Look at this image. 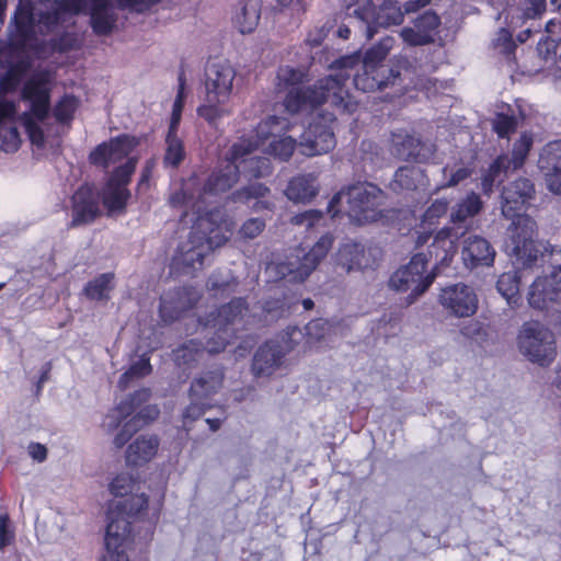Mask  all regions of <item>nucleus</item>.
Instances as JSON below:
<instances>
[{
    "instance_id": "obj_1",
    "label": "nucleus",
    "mask_w": 561,
    "mask_h": 561,
    "mask_svg": "<svg viewBox=\"0 0 561 561\" xmlns=\"http://www.w3.org/2000/svg\"><path fill=\"white\" fill-rule=\"evenodd\" d=\"M394 38L383 37L376 46L368 49L363 60L358 56H351L341 60L342 69L316 82L312 88L301 90L297 85L302 81L305 72L290 66H283L277 71L278 91L288 90L285 107L289 113H299L314 108L323 103H330L342 112L352 113L357 103L348 94L346 81L351 73L346 70L358 66L353 75V83L357 90L370 92L393 84L400 77V71L388 68L382 61L391 50Z\"/></svg>"
},
{
    "instance_id": "obj_2",
    "label": "nucleus",
    "mask_w": 561,
    "mask_h": 561,
    "mask_svg": "<svg viewBox=\"0 0 561 561\" xmlns=\"http://www.w3.org/2000/svg\"><path fill=\"white\" fill-rule=\"evenodd\" d=\"M81 12H89L92 30L98 35L113 31L116 13L110 0H35L32 4L20 3L14 13L16 42L31 46L37 34L59 35Z\"/></svg>"
},
{
    "instance_id": "obj_3",
    "label": "nucleus",
    "mask_w": 561,
    "mask_h": 561,
    "mask_svg": "<svg viewBox=\"0 0 561 561\" xmlns=\"http://www.w3.org/2000/svg\"><path fill=\"white\" fill-rule=\"evenodd\" d=\"M244 311H247L244 301L238 298L222 306L216 314L211 312L210 318L205 321L202 318H186L190 320V324L186 323V333L201 334L207 341L204 343L192 339L182 344L173 353L175 364L179 367H190L202 357L204 351L208 353L224 351L241 328Z\"/></svg>"
},
{
    "instance_id": "obj_4",
    "label": "nucleus",
    "mask_w": 561,
    "mask_h": 561,
    "mask_svg": "<svg viewBox=\"0 0 561 561\" xmlns=\"http://www.w3.org/2000/svg\"><path fill=\"white\" fill-rule=\"evenodd\" d=\"M174 207H183L184 218L188 217V211H192L195 219L191 218L193 222L192 230L188 234V240L180 244L173 261L172 266L183 274H193L195 271L202 268L204 259L216 248L225 244L232 234L234 222L231 219L221 218L219 210H207L208 203L203 205L201 213L193 209L190 204L182 203L174 205Z\"/></svg>"
},
{
    "instance_id": "obj_5",
    "label": "nucleus",
    "mask_w": 561,
    "mask_h": 561,
    "mask_svg": "<svg viewBox=\"0 0 561 561\" xmlns=\"http://www.w3.org/2000/svg\"><path fill=\"white\" fill-rule=\"evenodd\" d=\"M534 194V184L528 179H518L502 192V214L513 220L507 229L506 250L524 264H531L538 253L542 254V250H547L543 242L535 240V220L528 215L518 214L533 199Z\"/></svg>"
},
{
    "instance_id": "obj_6",
    "label": "nucleus",
    "mask_w": 561,
    "mask_h": 561,
    "mask_svg": "<svg viewBox=\"0 0 561 561\" xmlns=\"http://www.w3.org/2000/svg\"><path fill=\"white\" fill-rule=\"evenodd\" d=\"M21 100L27 110L19 121L24 126L31 142L42 147L45 142V126L50 111V78L48 72L38 71L25 80L21 89Z\"/></svg>"
},
{
    "instance_id": "obj_7",
    "label": "nucleus",
    "mask_w": 561,
    "mask_h": 561,
    "mask_svg": "<svg viewBox=\"0 0 561 561\" xmlns=\"http://www.w3.org/2000/svg\"><path fill=\"white\" fill-rule=\"evenodd\" d=\"M383 199V192L375 184L357 183L336 193L327 210L332 217L344 214L351 221L364 225L381 217Z\"/></svg>"
},
{
    "instance_id": "obj_8",
    "label": "nucleus",
    "mask_w": 561,
    "mask_h": 561,
    "mask_svg": "<svg viewBox=\"0 0 561 561\" xmlns=\"http://www.w3.org/2000/svg\"><path fill=\"white\" fill-rule=\"evenodd\" d=\"M543 244L547 250H542V254L538 253L535 262L525 266L530 267L539 261L545 262L546 256H549L552 271L533 282L527 300L531 308L546 312L552 321L561 323V250L545 242ZM518 261L524 265L523 261Z\"/></svg>"
},
{
    "instance_id": "obj_9",
    "label": "nucleus",
    "mask_w": 561,
    "mask_h": 561,
    "mask_svg": "<svg viewBox=\"0 0 561 561\" xmlns=\"http://www.w3.org/2000/svg\"><path fill=\"white\" fill-rule=\"evenodd\" d=\"M334 242L331 233H325L306 252L297 248L284 257H277L266 265V273L274 280L288 278L290 282L301 283L317 268L327 256Z\"/></svg>"
},
{
    "instance_id": "obj_10",
    "label": "nucleus",
    "mask_w": 561,
    "mask_h": 561,
    "mask_svg": "<svg viewBox=\"0 0 561 561\" xmlns=\"http://www.w3.org/2000/svg\"><path fill=\"white\" fill-rule=\"evenodd\" d=\"M238 167L230 160L228 150L225 162L209 175L203 186L196 178H191L183 183L180 192L171 196V202L174 205L190 204L193 209L201 213L205 203H209L210 198L227 192L238 182L240 176Z\"/></svg>"
},
{
    "instance_id": "obj_11",
    "label": "nucleus",
    "mask_w": 561,
    "mask_h": 561,
    "mask_svg": "<svg viewBox=\"0 0 561 561\" xmlns=\"http://www.w3.org/2000/svg\"><path fill=\"white\" fill-rule=\"evenodd\" d=\"M28 69V61H19L0 79V150L4 152H15L22 141L18 128V104L8 99L7 93L18 88Z\"/></svg>"
},
{
    "instance_id": "obj_12",
    "label": "nucleus",
    "mask_w": 561,
    "mask_h": 561,
    "mask_svg": "<svg viewBox=\"0 0 561 561\" xmlns=\"http://www.w3.org/2000/svg\"><path fill=\"white\" fill-rule=\"evenodd\" d=\"M236 77L234 69L225 61L211 64L206 71V101L199 106L198 115L209 124L227 113L224 107L232 91V83Z\"/></svg>"
},
{
    "instance_id": "obj_13",
    "label": "nucleus",
    "mask_w": 561,
    "mask_h": 561,
    "mask_svg": "<svg viewBox=\"0 0 561 561\" xmlns=\"http://www.w3.org/2000/svg\"><path fill=\"white\" fill-rule=\"evenodd\" d=\"M519 353L539 366H549L556 358L557 345L553 333L541 322L526 321L517 334Z\"/></svg>"
},
{
    "instance_id": "obj_14",
    "label": "nucleus",
    "mask_w": 561,
    "mask_h": 561,
    "mask_svg": "<svg viewBox=\"0 0 561 561\" xmlns=\"http://www.w3.org/2000/svg\"><path fill=\"white\" fill-rule=\"evenodd\" d=\"M310 108L313 116L308 127L300 136L298 148L304 156L313 157L327 153L336 145L333 125L335 117L332 113Z\"/></svg>"
},
{
    "instance_id": "obj_15",
    "label": "nucleus",
    "mask_w": 561,
    "mask_h": 561,
    "mask_svg": "<svg viewBox=\"0 0 561 561\" xmlns=\"http://www.w3.org/2000/svg\"><path fill=\"white\" fill-rule=\"evenodd\" d=\"M427 255L416 253L410 262L398 268L389 279L390 288L397 291H410L409 304L424 294L434 282L435 275L426 272Z\"/></svg>"
},
{
    "instance_id": "obj_16",
    "label": "nucleus",
    "mask_w": 561,
    "mask_h": 561,
    "mask_svg": "<svg viewBox=\"0 0 561 561\" xmlns=\"http://www.w3.org/2000/svg\"><path fill=\"white\" fill-rule=\"evenodd\" d=\"M262 147L257 139L240 138L229 148L230 160L238 164L240 175L245 179H260L271 174V161L256 153Z\"/></svg>"
},
{
    "instance_id": "obj_17",
    "label": "nucleus",
    "mask_w": 561,
    "mask_h": 561,
    "mask_svg": "<svg viewBox=\"0 0 561 561\" xmlns=\"http://www.w3.org/2000/svg\"><path fill=\"white\" fill-rule=\"evenodd\" d=\"M137 160L130 158L115 169L102 191V202L108 215H118L125 211L130 192L127 188L130 176L135 171Z\"/></svg>"
},
{
    "instance_id": "obj_18",
    "label": "nucleus",
    "mask_w": 561,
    "mask_h": 561,
    "mask_svg": "<svg viewBox=\"0 0 561 561\" xmlns=\"http://www.w3.org/2000/svg\"><path fill=\"white\" fill-rule=\"evenodd\" d=\"M354 13L365 24V35L371 38L374 26L398 25L403 22V12L397 0H368L364 7L356 8Z\"/></svg>"
},
{
    "instance_id": "obj_19",
    "label": "nucleus",
    "mask_w": 561,
    "mask_h": 561,
    "mask_svg": "<svg viewBox=\"0 0 561 561\" xmlns=\"http://www.w3.org/2000/svg\"><path fill=\"white\" fill-rule=\"evenodd\" d=\"M438 302L444 310L457 318L472 317L479 307L474 288L465 283L450 284L442 288Z\"/></svg>"
},
{
    "instance_id": "obj_20",
    "label": "nucleus",
    "mask_w": 561,
    "mask_h": 561,
    "mask_svg": "<svg viewBox=\"0 0 561 561\" xmlns=\"http://www.w3.org/2000/svg\"><path fill=\"white\" fill-rule=\"evenodd\" d=\"M286 127L287 122L285 118L271 116L260 123L255 130L256 139L261 146L264 147L265 141H268L267 148L270 153L283 161L288 160L296 148V140L293 137L278 135Z\"/></svg>"
},
{
    "instance_id": "obj_21",
    "label": "nucleus",
    "mask_w": 561,
    "mask_h": 561,
    "mask_svg": "<svg viewBox=\"0 0 561 561\" xmlns=\"http://www.w3.org/2000/svg\"><path fill=\"white\" fill-rule=\"evenodd\" d=\"M105 553L101 561H129L127 550L131 543V530L125 518H116L115 512L110 515L105 534Z\"/></svg>"
},
{
    "instance_id": "obj_22",
    "label": "nucleus",
    "mask_w": 561,
    "mask_h": 561,
    "mask_svg": "<svg viewBox=\"0 0 561 561\" xmlns=\"http://www.w3.org/2000/svg\"><path fill=\"white\" fill-rule=\"evenodd\" d=\"M199 299V291L185 286L165 293L160 300V316L164 322H172L182 317V313L191 309Z\"/></svg>"
},
{
    "instance_id": "obj_23",
    "label": "nucleus",
    "mask_w": 561,
    "mask_h": 561,
    "mask_svg": "<svg viewBox=\"0 0 561 561\" xmlns=\"http://www.w3.org/2000/svg\"><path fill=\"white\" fill-rule=\"evenodd\" d=\"M335 264L347 273L371 268L375 264V256L370 249H366L360 242L351 239L344 240L334 255Z\"/></svg>"
},
{
    "instance_id": "obj_24",
    "label": "nucleus",
    "mask_w": 561,
    "mask_h": 561,
    "mask_svg": "<svg viewBox=\"0 0 561 561\" xmlns=\"http://www.w3.org/2000/svg\"><path fill=\"white\" fill-rule=\"evenodd\" d=\"M137 142L134 137L122 135L104 142L91 152L90 160L93 164L108 168L121 160L129 159V153L134 150Z\"/></svg>"
},
{
    "instance_id": "obj_25",
    "label": "nucleus",
    "mask_w": 561,
    "mask_h": 561,
    "mask_svg": "<svg viewBox=\"0 0 561 561\" xmlns=\"http://www.w3.org/2000/svg\"><path fill=\"white\" fill-rule=\"evenodd\" d=\"M495 254L492 244L483 237L470 234L462 241L461 259L467 268L489 267Z\"/></svg>"
},
{
    "instance_id": "obj_26",
    "label": "nucleus",
    "mask_w": 561,
    "mask_h": 561,
    "mask_svg": "<svg viewBox=\"0 0 561 561\" xmlns=\"http://www.w3.org/2000/svg\"><path fill=\"white\" fill-rule=\"evenodd\" d=\"M391 151L400 159H415L426 161L433 154L430 146L405 130H396L391 134Z\"/></svg>"
},
{
    "instance_id": "obj_27",
    "label": "nucleus",
    "mask_w": 561,
    "mask_h": 561,
    "mask_svg": "<svg viewBox=\"0 0 561 561\" xmlns=\"http://www.w3.org/2000/svg\"><path fill=\"white\" fill-rule=\"evenodd\" d=\"M439 24L438 15L426 11L415 19L413 27H404L400 34L402 39L410 45H425L434 41Z\"/></svg>"
},
{
    "instance_id": "obj_28",
    "label": "nucleus",
    "mask_w": 561,
    "mask_h": 561,
    "mask_svg": "<svg viewBox=\"0 0 561 561\" xmlns=\"http://www.w3.org/2000/svg\"><path fill=\"white\" fill-rule=\"evenodd\" d=\"M99 215L98 196L90 185L80 186L72 196V226L85 225Z\"/></svg>"
},
{
    "instance_id": "obj_29",
    "label": "nucleus",
    "mask_w": 561,
    "mask_h": 561,
    "mask_svg": "<svg viewBox=\"0 0 561 561\" xmlns=\"http://www.w3.org/2000/svg\"><path fill=\"white\" fill-rule=\"evenodd\" d=\"M284 354V347L276 341H270L260 346L252 363L254 376L272 375L279 367Z\"/></svg>"
},
{
    "instance_id": "obj_30",
    "label": "nucleus",
    "mask_w": 561,
    "mask_h": 561,
    "mask_svg": "<svg viewBox=\"0 0 561 561\" xmlns=\"http://www.w3.org/2000/svg\"><path fill=\"white\" fill-rule=\"evenodd\" d=\"M150 397L149 389H140L131 394L129 398L123 400L114 409H112L104 417L102 427L111 433L116 430L121 423L128 417L131 413L140 407L141 403L146 402Z\"/></svg>"
},
{
    "instance_id": "obj_31",
    "label": "nucleus",
    "mask_w": 561,
    "mask_h": 561,
    "mask_svg": "<svg viewBox=\"0 0 561 561\" xmlns=\"http://www.w3.org/2000/svg\"><path fill=\"white\" fill-rule=\"evenodd\" d=\"M458 233L453 234V229L445 227L437 231L434 240L428 249L431 260H434L435 265H445L456 253V239Z\"/></svg>"
},
{
    "instance_id": "obj_32",
    "label": "nucleus",
    "mask_w": 561,
    "mask_h": 561,
    "mask_svg": "<svg viewBox=\"0 0 561 561\" xmlns=\"http://www.w3.org/2000/svg\"><path fill=\"white\" fill-rule=\"evenodd\" d=\"M319 193L317 178L309 174H301L293 178L285 190V196L294 203H309Z\"/></svg>"
},
{
    "instance_id": "obj_33",
    "label": "nucleus",
    "mask_w": 561,
    "mask_h": 561,
    "mask_svg": "<svg viewBox=\"0 0 561 561\" xmlns=\"http://www.w3.org/2000/svg\"><path fill=\"white\" fill-rule=\"evenodd\" d=\"M148 505V499L144 492L133 493L130 496H126L122 500H114L108 507L107 520L110 522V515L115 512L116 518H125L129 524L131 516L138 515Z\"/></svg>"
},
{
    "instance_id": "obj_34",
    "label": "nucleus",
    "mask_w": 561,
    "mask_h": 561,
    "mask_svg": "<svg viewBox=\"0 0 561 561\" xmlns=\"http://www.w3.org/2000/svg\"><path fill=\"white\" fill-rule=\"evenodd\" d=\"M158 446L156 436L141 435L128 446L126 461L135 466L146 463L154 457Z\"/></svg>"
},
{
    "instance_id": "obj_35",
    "label": "nucleus",
    "mask_w": 561,
    "mask_h": 561,
    "mask_svg": "<svg viewBox=\"0 0 561 561\" xmlns=\"http://www.w3.org/2000/svg\"><path fill=\"white\" fill-rule=\"evenodd\" d=\"M261 16V0H245L236 11L233 23L241 34L253 32Z\"/></svg>"
},
{
    "instance_id": "obj_36",
    "label": "nucleus",
    "mask_w": 561,
    "mask_h": 561,
    "mask_svg": "<svg viewBox=\"0 0 561 561\" xmlns=\"http://www.w3.org/2000/svg\"><path fill=\"white\" fill-rule=\"evenodd\" d=\"M426 178L421 168L415 165L401 167L394 173V178L390 184L392 191H413L420 186H424Z\"/></svg>"
},
{
    "instance_id": "obj_37",
    "label": "nucleus",
    "mask_w": 561,
    "mask_h": 561,
    "mask_svg": "<svg viewBox=\"0 0 561 561\" xmlns=\"http://www.w3.org/2000/svg\"><path fill=\"white\" fill-rule=\"evenodd\" d=\"M473 168L463 161L448 162L440 169V179L436 191L455 187L471 176Z\"/></svg>"
},
{
    "instance_id": "obj_38",
    "label": "nucleus",
    "mask_w": 561,
    "mask_h": 561,
    "mask_svg": "<svg viewBox=\"0 0 561 561\" xmlns=\"http://www.w3.org/2000/svg\"><path fill=\"white\" fill-rule=\"evenodd\" d=\"M448 210V202L446 199H436L425 210L422 216L420 228L422 231L417 238L416 243L422 245L427 242L428 234L436 228L439 219L446 215Z\"/></svg>"
},
{
    "instance_id": "obj_39",
    "label": "nucleus",
    "mask_w": 561,
    "mask_h": 561,
    "mask_svg": "<svg viewBox=\"0 0 561 561\" xmlns=\"http://www.w3.org/2000/svg\"><path fill=\"white\" fill-rule=\"evenodd\" d=\"M270 193V188L262 183H252L241 187L232 193L231 198L233 202L248 203L255 199L253 206L254 210L272 209L274 204L264 197Z\"/></svg>"
},
{
    "instance_id": "obj_40",
    "label": "nucleus",
    "mask_w": 561,
    "mask_h": 561,
    "mask_svg": "<svg viewBox=\"0 0 561 561\" xmlns=\"http://www.w3.org/2000/svg\"><path fill=\"white\" fill-rule=\"evenodd\" d=\"M222 380L224 374L220 370L208 371L193 381L190 397L204 401L220 389Z\"/></svg>"
},
{
    "instance_id": "obj_41",
    "label": "nucleus",
    "mask_w": 561,
    "mask_h": 561,
    "mask_svg": "<svg viewBox=\"0 0 561 561\" xmlns=\"http://www.w3.org/2000/svg\"><path fill=\"white\" fill-rule=\"evenodd\" d=\"M483 207L481 197L474 193H468L463 198L459 199L450 210V221L453 224H460L468 218L477 216Z\"/></svg>"
},
{
    "instance_id": "obj_42",
    "label": "nucleus",
    "mask_w": 561,
    "mask_h": 561,
    "mask_svg": "<svg viewBox=\"0 0 561 561\" xmlns=\"http://www.w3.org/2000/svg\"><path fill=\"white\" fill-rule=\"evenodd\" d=\"M339 330L340 327L337 324L330 322L328 320H312L305 327L306 343L309 346H312L313 344L322 341L329 344V342L332 341L331 336L335 335Z\"/></svg>"
},
{
    "instance_id": "obj_43",
    "label": "nucleus",
    "mask_w": 561,
    "mask_h": 561,
    "mask_svg": "<svg viewBox=\"0 0 561 561\" xmlns=\"http://www.w3.org/2000/svg\"><path fill=\"white\" fill-rule=\"evenodd\" d=\"M547 8V0H519L515 11L516 16H512L511 27H517L527 20L541 18Z\"/></svg>"
},
{
    "instance_id": "obj_44",
    "label": "nucleus",
    "mask_w": 561,
    "mask_h": 561,
    "mask_svg": "<svg viewBox=\"0 0 561 561\" xmlns=\"http://www.w3.org/2000/svg\"><path fill=\"white\" fill-rule=\"evenodd\" d=\"M519 283L520 275L518 271H510L503 273L496 283L497 291L503 298H505L512 308H515L518 305Z\"/></svg>"
},
{
    "instance_id": "obj_45",
    "label": "nucleus",
    "mask_w": 561,
    "mask_h": 561,
    "mask_svg": "<svg viewBox=\"0 0 561 561\" xmlns=\"http://www.w3.org/2000/svg\"><path fill=\"white\" fill-rule=\"evenodd\" d=\"M113 280V273L101 274L85 285L84 295L91 300H107L114 287Z\"/></svg>"
},
{
    "instance_id": "obj_46",
    "label": "nucleus",
    "mask_w": 561,
    "mask_h": 561,
    "mask_svg": "<svg viewBox=\"0 0 561 561\" xmlns=\"http://www.w3.org/2000/svg\"><path fill=\"white\" fill-rule=\"evenodd\" d=\"M510 158L506 156L499 157L483 174L481 187L484 194L489 195L492 192L493 185L496 181L501 182L506 171L511 169Z\"/></svg>"
},
{
    "instance_id": "obj_47",
    "label": "nucleus",
    "mask_w": 561,
    "mask_h": 561,
    "mask_svg": "<svg viewBox=\"0 0 561 561\" xmlns=\"http://www.w3.org/2000/svg\"><path fill=\"white\" fill-rule=\"evenodd\" d=\"M510 158L506 156L499 157L483 174L481 187L484 194L489 195L492 192L493 185L496 181L501 182L506 171L511 169Z\"/></svg>"
},
{
    "instance_id": "obj_48",
    "label": "nucleus",
    "mask_w": 561,
    "mask_h": 561,
    "mask_svg": "<svg viewBox=\"0 0 561 561\" xmlns=\"http://www.w3.org/2000/svg\"><path fill=\"white\" fill-rule=\"evenodd\" d=\"M110 491L115 500H122L140 491V484L129 473H121L110 483Z\"/></svg>"
},
{
    "instance_id": "obj_49",
    "label": "nucleus",
    "mask_w": 561,
    "mask_h": 561,
    "mask_svg": "<svg viewBox=\"0 0 561 561\" xmlns=\"http://www.w3.org/2000/svg\"><path fill=\"white\" fill-rule=\"evenodd\" d=\"M150 371V359L144 354L137 360L133 362L129 369L121 376L118 381L119 387L126 388L131 381L149 375Z\"/></svg>"
},
{
    "instance_id": "obj_50",
    "label": "nucleus",
    "mask_w": 561,
    "mask_h": 561,
    "mask_svg": "<svg viewBox=\"0 0 561 561\" xmlns=\"http://www.w3.org/2000/svg\"><path fill=\"white\" fill-rule=\"evenodd\" d=\"M538 163L541 170L561 169V139L546 145Z\"/></svg>"
},
{
    "instance_id": "obj_51",
    "label": "nucleus",
    "mask_w": 561,
    "mask_h": 561,
    "mask_svg": "<svg viewBox=\"0 0 561 561\" xmlns=\"http://www.w3.org/2000/svg\"><path fill=\"white\" fill-rule=\"evenodd\" d=\"M531 146L533 136L527 133L522 134L519 139L514 144L512 158L510 159V165L513 170L523 167Z\"/></svg>"
},
{
    "instance_id": "obj_52",
    "label": "nucleus",
    "mask_w": 561,
    "mask_h": 561,
    "mask_svg": "<svg viewBox=\"0 0 561 561\" xmlns=\"http://www.w3.org/2000/svg\"><path fill=\"white\" fill-rule=\"evenodd\" d=\"M167 151L164 156V164L170 167H178L184 158V149L182 141L176 135H167Z\"/></svg>"
},
{
    "instance_id": "obj_53",
    "label": "nucleus",
    "mask_w": 561,
    "mask_h": 561,
    "mask_svg": "<svg viewBox=\"0 0 561 561\" xmlns=\"http://www.w3.org/2000/svg\"><path fill=\"white\" fill-rule=\"evenodd\" d=\"M184 85H185L184 76H183V73H180V76H179V91H178V95H176V99H175L174 104H173L172 116H171V122H170V127H169V133L168 134L176 135V129H178V126H179L180 121H181L183 102H184V99H185Z\"/></svg>"
},
{
    "instance_id": "obj_54",
    "label": "nucleus",
    "mask_w": 561,
    "mask_h": 561,
    "mask_svg": "<svg viewBox=\"0 0 561 561\" xmlns=\"http://www.w3.org/2000/svg\"><path fill=\"white\" fill-rule=\"evenodd\" d=\"M492 45L500 54L510 57L515 50V43L512 32L508 28L501 27L492 39Z\"/></svg>"
},
{
    "instance_id": "obj_55",
    "label": "nucleus",
    "mask_w": 561,
    "mask_h": 561,
    "mask_svg": "<svg viewBox=\"0 0 561 561\" xmlns=\"http://www.w3.org/2000/svg\"><path fill=\"white\" fill-rule=\"evenodd\" d=\"M323 220V213L317 209H309L291 217L290 222L294 226L310 230L320 225Z\"/></svg>"
},
{
    "instance_id": "obj_56",
    "label": "nucleus",
    "mask_w": 561,
    "mask_h": 561,
    "mask_svg": "<svg viewBox=\"0 0 561 561\" xmlns=\"http://www.w3.org/2000/svg\"><path fill=\"white\" fill-rule=\"evenodd\" d=\"M359 159L364 169L366 165L376 167L380 162V150L377 144L371 140H363L358 150Z\"/></svg>"
},
{
    "instance_id": "obj_57",
    "label": "nucleus",
    "mask_w": 561,
    "mask_h": 561,
    "mask_svg": "<svg viewBox=\"0 0 561 561\" xmlns=\"http://www.w3.org/2000/svg\"><path fill=\"white\" fill-rule=\"evenodd\" d=\"M78 101L76 98L65 95L55 107V117L59 122H68L72 118L75 111L77 110Z\"/></svg>"
},
{
    "instance_id": "obj_58",
    "label": "nucleus",
    "mask_w": 561,
    "mask_h": 561,
    "mask_svg": "<svg viewBox=\"0 0 561 561\" xmlns=\"http://www.w3.org/2000/svg\"><path fill=\"white\" fill-rule=\"evenodd\" d=\"M493 129L501 137H507L516 129L517 122L514 116L497 114L493 119Z\"/></svg>"
},
{
    "instance_id": "obj_59",
    "label": "nucleus",
    "mask_w": 561,
    "mask_h": 561,
    "mask_svg": "<svg viewBox=\"0 0 561 561\" xmlns=\"http://www.w3.org/2000/svg\"><path fill=\"white\" fill-rule=\"evenodd\" d=\"M265 220L262 218H250L243 222L239 230L242 239H254L259 237L265 229Z\"/></svg>"
},
{
    "instance_id": "obj_60",
    "label": "nucleus",
    "mask_w": 561,
    "mask_h": 561,
    "mask_svg": "<svg viewBox=\"0 0 561 561\" xmlns=\"http://www.w3.org/2000/svg\"><path fill=\"white\" fill-rule=\"evenodd\" d=\"M191 398V404L185 409L183 413L184 421H194L198 419L210 404L203 400H194Z\"/></svg>"
},
{
    "instance_id": "obj_61",
    "label": "nucleus",
    "mask_w": 561,
    "mask_h": 561,
    "mask_svg": "<svg viewBox=\"0 0 561 561\" xmlns=\"http://www.w3.org/2000/svg\"><path fill=\"white\" fill-rule=\"evenodd\" d=\"M138 428L137 424H135V420L127 421L123 428L117 433L114 437L113 444L116 448H122L131 437L133 433Z\"/></svg>"
},
{
    "instance_id": "obj_62",
    "label": "nucleus",
    "mask_w": 561,
    "mask_h": 561,
    "mask_svg": "<svg viewBox=\"0 0 561 561\" xmlns=\"http://www.w3.org/2000/svg\"><path fill=\"white\" fill-rule=\"evenodd\" d=\"M542 171L548 190L554 194H561V168L558 170Z\"/></svg>"
},
{
    "instance_id": "obj_63",
    "label": "nucleus",
    "mask_w": 561,
    "mask_h": 561,
    "mask_svg": "<svg viewBox=\"0 0 561 561\" xmlns=\"http://www.w3.org/2000/svg\"><path fill=\"white\" fill-rule=\"evenodd\" d=\"M14 539V534L9 529V518L0 515V550L9 546Z\"/></svg>"
},
{
    "instance_id": "obj_64",
    "label": "nucleus",
    "mask_w": 561,
    "mask_h": 561,
    "mask_svg": "<svg viewBox=\"0 0 561 561\" xmlns=\"http://www.w3.org/2000/svg\"><path fill=\"white\" fill-rule=\"evenodd\" d=\"M159 415V409L157 405H148L140 410L136 416H134L131 420H135V424L137 426H141L142 424L147 423L148 421H152L157 419Z\"/></svg>"
}]
</instances>
